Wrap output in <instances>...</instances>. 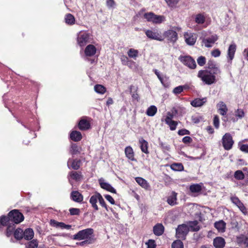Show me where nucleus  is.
I'll return each instance as SVG.
<instances>
[{
    "label": "nucleus",
    "mask_w": 248,
    "mask_h": 248,
    "mask_svg": "<svg viewBox=\"0 0 248 248\" xmlns=\"http://www.w3.org/2000/svg\"><path fill=\"white\" fill-rule=\"evenodd\" d=\"M93 233V230L92 228H88L79 231L73 235V238L76 240H84V241L80 243V245L81 246L84 244H91L94 241V239L92 237Z\"/></svg>",
    "instance_id": "f257e3e1"
},
{
    "label": "nucleus",
    "mask_w": 248,
    "mask_h": 248,
    "mask_svg": "<svg viewBox=\"0 0 248 248\" xmlns=\"http://www.w3.org/2000/svg\"><path fill=\"white\" fill-rule=\"evenodd\" d=\"M218 75L205 69L200 70L197 76L204 84L209 85L216 82V76Z\"/></svg>",
    "instance_id": "f03ea898"
},
{
    "label": "nucleus",
    "mask_w": 248,
    "mask_h": 248,
    "mask_svg": "<svg viewBox=\"0 0 248 248\" xmlns=\"http://www.w3.org/2000/svg\"><path fill=\"white\" fill-rule=\"evenodd\" d=\"M143 17L148 22L154 24H160L165 20V17L163 16L157 15L153 12L146 13L144 14Z\"/></svg>",
    "instance_id": "7ed1b4c3"
},
{
    "label": "nucleus",
    "mask_w": 248,
    "mask_h": 248,
    "mask_svg": "<svg viewBox=\"0 0 248 248\" xmlns=\"http://www.w3.org/2000/svg\"><path fill=\"white\" fill-rule=\"evenodd\" d=\"M9 220L12 223L18 224L22 222L24 219L23 215L17 210H13L8 214Z\"/></svg>",
    "instance_id": "20e7f679"
},
{
    "label": "nucleus",
    "mask_w": 248,
    "mask_h": 248,
    "mask_svg": "<svg viewBox=\"0 0 248 248\" xmlns=\"http://www.w3.org/2000/svg\"><path fill=\"white\" fill-rule=\"evenodd\" d=\"M178 59L184 65L191 69H194L196 67L195 60L190 56H180Z\"/></svg>",
    "instance_id": "39448f33"
},
{
    "label": "nucleus",
    "mask_w": 248,
    "mask_h": 248,
    "mask_svg": "<svg viewBox=\"0 0 248 248\" xmlns=\"http://www.w3.org/2000/svg\"><path fill=\"white\" fill-rule=\"evenodd\" d=\"M236 49V46L235 44H232L230 45L228 51H227V62L228 64L226 65V68L228 69L231 66L232 63V60H233L234 54Z\"/></svg>",
    "instance_id": "423d86ee"
},
{
    "label": "nucleus",
    "mask_w": 248,
    "mask_h": 248,
    "mask_svg": "<svg viewBox=\"0 0 248 248\" xmlns=\"http://www.w3.org/2000/svg\"><path fill=\"white\" fill-rule=\"evenodd\" d=\"M222 142L224 148L226 150L232 149L234 143L232 136L229 133H226L223 136Z\"/></svg>",
    "instance_id": "0eeeda50"
},
{
    "label": "nucleus",
    "mask_w": 248,
    "mask_h": 248,
    "mask_svg": "<svg viewBox=\"0 0 248 248\" xmlns=\"http://www.w3.org/2000/svg\"><path fill=\"white\" fill-rule=\"evenodd\" d=\"M189 230V227L187 225H180L176 230V235L179 238L184 239Z\"/></svg>",
    "instance_id": "6e6552de"
},
{
    "label": "nucleus",
    "mask_w": 248,
    "mask_h": 248,
    "mask_svg": "<svg viewBox=\"0 0 248 248\" xmlns=\"http://www.w3.org/2000/svg\"><path fill=\"white\" fill-rule=\"evenodd\" d=\"M89 33L85 32H80L77 38L78 44L80 46H85L88 42Z\"/></svg>",
    "instance_id": "1a4fd4ad"
},
{
    "label": "nucleus",
    "mask_w": 248,
    "mask_h": 248,
    "mask_svg": "<svg viewBox=\"0 0 248 248\" xmlns=\"http://www.w3.org/2000/svg\"><path fill=\"white\" fill-rule=\"evenodd\" d=\"M184 38L186 43L189 46L194 45L197 40L196 35L192 32H185L184 34Z\"/></svg>",
    "instance_id": "9d476101"
},
{
    "label": "nucleus",
    "mask_w": 248,
    "mask_h": 248,
    "mask_svg": "<svg viewBox=\"0 0 248 248\" xmlns=\"http://www.w3.org/2000/svg\"><path fill=\"white\" fill-rule=\"evenodd\" d=\"M164 36L166 37L168 40L173 43L176 41L178 39V34L175 31L169 30L164 33Z\"/></svg>",
    "instance_id": "9b49d317"
},
{
    "label": "nucleus",
    "mask_w": 248,
    "mask_h": 248,
    "mask_svg": "<svg viewBox=\"0 0 248 248\" xmlns=\"http://www.w3.org/2000/svg\"><path fill=\"white\" fill-rule=\"evenodd\" d=\"M145 34L146 36L153 40H156L157 41H162L163 40V38L162 36L157 31H154L152 30H148L145 31Z\"/></svg>",
    "instance_id": "f8f14e48"
},
{
    "label": "nucleus",
    "mask_w": 248,
    "mask_h": 248,
    "mask_svg": "<svg viewBox=\"0 0 248 248\" xmlns=\"http://www.w3.org/2000/svg\"><path fill=\"white\" fill-rule=\"evenodd\" d=\"M207 65L208 69L206 70L212 72L214 74H220L221 70L214 61H209Z\"/></svg>",
    "instance_id": "ddd939ff"
},
{
    "label": "nucleus",
    "mask_w": 248,
    "mask_h": 248,
    "mask_svg": "<svg viewBox=\"0 0 248 248\" xmlns=\"http://www.w3.org/2000/svg\"><path fill=\"white\" fill-rule=\"evenodd\" d=\"M217 39V36L216 34H215L208 38L203 39L202 41V43L205 47H211L212 46V45L214 44Z\"/></svg>",
    "instance_id": "4468645a"
},
{
    "label": "nucleus",
    "mask_w": 248,
    "mask_h": 248,
    "mask_svg": "<svg viewBox=\"0 0 248 248\" xmlns=\"http://www.w3.org/2000/svg\"><path fill=\"white\" fill-rule=\"evenodd\" d=\"M232 202L244 214H247V211L242 202L236 197H232L231 198Z\"/></svg>",
    "instance_id": "2eb2a0df"
},
{
    "label": "nucleus",
    "mask_w": 248,
    "mask_h": 248,
    "mask_svg": "<svg viewBox=\"0 0 248 248\" xmlns=\"http://www.w3.org/2000/svg\"><path fill=\"white\" fill-rule=\"evenodd\" d=\"M99 181L101 188L111 193H116V190L110 184L105 182L103 179H100Z\"/></svg>",
    "instance_id": "dca6fc26"
},
{
    "label": "nucleus",
    "mask_w": 248,
    "mask_h": 248,
    "mask_svg": "<svg viewBox=\"0 0 248 248\" xmlns=\"http://www.w3.org/2000/svg\"><path fill=\"white\" fill-rule=\"evenodd\" d=\"M218 112L221 115H225L226 114L228 108L226 105L223 101H219L217 105Z\"/></svg>",
    "instance_id": "f3484780"
},
{
    "label": "nucleus",
    "mask_w": 248,
    "mask_h": 248,
    "mask_svg": "<svg viewBox=\"0 0 248 248\" xmlns=\"http://www.w3.org/2000/svg\"><path fill=\"white\" fill-rule=\"evenodd\" d=\"M50 223L52 226L56 228H60L61 229H66L67 230H69L71 227V226L70 225H66L63 222H60L53 219L50 220Z\"/></svg>",
    "instance_id": "a211bd4d"
},
{
    "label": "nucleus",
    "mask_w": 248,
    "mask_h": 248,
    "mask_svg": "<svg viewBox=\"0 0 248 248\" xmlns=\"http://www.w3.org/2000/svg\"><path fill=\"white\" fill-rule=\"evenodd\" d=\"M177 193L173 191L171 192L170 195L168 196L167 198V203L171 205V206H174L176 204H177Z\"/></svg>",
    "instance_id": "6ab92c4d"
},
{
    "label": "nucleus",
    "mask_w": 248,
    "mask_h": 248,
    "mask_svg": "<svg viewBox=\"0 0 248 248\" xmlns=\"http://www.w3.org/2000/svg\"><path fill=\"white\" fill-rule=\"evenodd\" d=\"M96 52V47L93 45H88L84 50L85 54L86 56L90 57L93 56Z\"/></svg>",
    "instance_id": "aec40b11"
},
{
    "label": "nucleus",
    "mask_w": 248,
    "mask_h": 248,
    "mask_svg": "<svg viewBox=\"0 0 248 248\" xmlns=\"http://www.w3.org/2000/svg\"><path fill=\"white\" fill-rule=\"evenodd\" d=\"M207 101L206 97L200 98H196L192 101L190 104L194 107H200L203 106Z\"/></svg>",
    "instance_id": "412c9836"
},
{
    "label": "nucleus",
    "mask_w": 248,
    "mask_h": 248,
    "mask_svg": "<svg viewBox=\"0 0 248 248\" xmlns=\"http://www.w3.org/2000/svg\"><path fill=\"white\" fill-rule=\"evenodd\" d=\"M164 231V227L161 223L156 224L153 228V232L155 235L160 236L162 235Z\"/></svg>",
    "instance_id": "4be33fe9"
},
{
    "label": "nucleus",
    "mask_w": 248,
    "mask_h": 248,
    "mask_svg": "<svg viewBox=\"0 0 248 248\" xmlns=\"http://www.w3.org/2000/svg\"><path fill=\"white\" fill-rule=\"evenodd\" d=\"M214 246L216 248H223L225 244V240L221 237H217L214 240Z\"/></svg>",
    "instance_id": "5701e85b"
},
{
    "label": "nucleus",
    "mask_w": 248,
    "mask_h": 248,
    "mask_svg": "<svg viewBox=\"0 0 248 248\" xmlns=\"http://www.w3.org/2000/svg\"><path fill=\"white\" fill-rule=\"evenodd\" d=\"M99 196L100 193H96L94 195H93L90 199V202L92 204V207L96 211L98 210L96 203L97 201H98Z\"/></svg>",
    "instance_id": "b1692460"
},
{
    "label": "nucleus",
    "mask_w": 248,
    "mask_h": 248,
    "mask_svg": "<svg viewBox=\"0 0 248 248\" xmlns=\"http://www.w3.org/2000/svg\"><path fill=\"white\" fill-rule=\"evenodd\" d=\"M124 153L126 156L132 161H135L134 157V153L132 148L131 146H127L125 148Z\"/></svg>",
    "instance_id": "393cba45"
},
{
    "label": "nucleus",
    "mask_w": 248,
    "mask_h": 248,
    "mask_svg": "<svg viewBox=\"0 0 248 248\" xmlns=\"http://www.w3.org/2000/svg\"><path fill=\"white\" fill-rule=\"evenodd\" d=\"M71 197L74 201L77 202H80L83 200L82 195L77 191L72 192L71 193Z\"/></svg>",
    "instance_id": "a878e982"
},
{
    "label": "nucleus",
    "mask_w": 248,
    "mask_h": 248,
    "mask_svg": "<svg viewBox=\"0 0 248 248\" xmlns=\"http://www.w3.org/2000/svg\"><path fill=\"white\" fill-rule=\"evenodd\" d=\"M90 124L85 119H81L78 123V127L81 130H86L90 129Z\"/></svg>",
    "instance_id": "bb28decb"
},
{
    "label": "nucleus",
    "mask_w": 248,
    "mask_h": 248,
    "mask_svg": "<svg viewBox=\"0 0 248 248\" xmlns=\"http://www.w3.org/2000/svg\"><path fill=\"white\" fill-rule=\"evenodd\" d=\"M80 163V161L78 160H69L67 162V165L69 169H73L74 170H77L79 169Z\"/></svg>",
    "instance_id": "cd10ccee"
},
{
    "label": "nucleus",
    "mask_w": 248,
    "mask_h": 248,
    "mask_svg": "<svg viewBox=\"0 0 248 248\" xmlns=\"http://www.w3.org/2000/svg\"><path fill=\"white\" fill-rule=\"evenodd\" d=\"M236 242L240 246L245 245L248 247V237L243 235H240L237 237Z\"/></svg>",
    "instance_id": "c85d7f7f"
},
{
    "label": "nucleus",
    "mask_w": 248,
    "mask_h": 248,
    "mask_svg": "<svg viewBox=\"0 0 248 248\" xmlns=\"http://www.w3.org/2000/svg\"><path fill=\"white\" fill-rule=\"evenodd\" d=\"M70 139L75 141H80L82 139V135L80 132L73 131L70 135Z\"/></svg>",
    "instance_id": "c756f323"
},
{
    "label": "nucleus",
    "mask_w": 248,
    "mask_h": 248,
    "mask_svg": "<svg viewBox=\"0 0 248 248\" xmlns=\"http://www.w3.org/2000/svg\"><path fill=\"white\" fill-rule=\"evenodd\" d=\"M166 167V169L168 170V169L167 168H169L171 169L172 170H184V167L183 165L181 163H173L172 165H167L165 166Z\"/></svg>",
    "instance_id": "7c9ffc66"
},
{
    "label": "nucleus",
    "mask_w": 248,
    "mask_h": 248,
    "mask_svg": "<svg viewBox=\"0 0 248 248\" xmlns=\"http://www.w3.org/2000/svg\"><path fill=\"white\" fill-rule=\"evenodd\" d=\"M139 142L140 144V147L142 152L148 154V142L143 139L142 138L139 140Z\"/></svg>",
    "instance_id": "2f4dec72"
},
{
    "label": "nucleus",
    "mask_w": 248,
    "mask_h": 248,
    "mask_svg": "<svg viewBox=\"0 0 248 248\" xmlns=\"http://www.w3.org/2000/svg\"><path fill=\"white\" fill-rule=\"evenodd\" d=\"M215 227L220 232H224L226 223L223 220L216 222L214 224Z\"/></svg>",
    "instance_id": "473e14b6"
},
{
    "label": "nucleus",
    "mask_w": 248,
    "mask_h": 248,
    "mask_svg": "<svg viewBox=\"0 0 248 248\" xmlns=\"http://www.w3.org/2000/svg\"><path fill=\"white\" fill-rule=\"evenodd\" d=\"M34 236V232L32 229L28 228L25 230L23 233V237L26 240H31Z\"/></svg>",
    "instance_id": "72a5a7b5"
},
{
    "label": "nucleus",
    "mask_w": 248,
    "mask_h": 248,
    "mask_svg": "<svg viewBox=\"0 0 248 248\" xmlns=\"http://www.w3.org/2000/svg\"><path fill=\"white\" fill-rule=\"evenodd\" d=\"M202 189V184H193L190 186L189 190L192 193H199Z\"/></svg>",
    "instance_id": "f704fd0d"
},
{
    "label": "nucleus",
    "mask_w": 248,
    "mask_h": 248,
    "mask_svg": "<svg viewBox=\"0 0 248 248\" xmlns=\"http://www.w3.org/2000/svg\"><path fill=\"white\" fill-rule=\"evenodd\" d=\"M15 229V225L14 223L9 222L7 224V228L6 229V234L7 237L11 236Z\"/></svg>",
    "instance_id": "c9c22d12"
},
{
    "label": "nucleus",
    "mask_w": 248,
    "mask_h": 248,
    "mask_svg": "<svg viewBox=\"0 0 248 248\" xmlns=\"http://www.w3.org/2000/svg\"><path fill=\"white\" fill-rule=\"evenodd\" d=\"M136 181L143 188L147 189L149 187L148 183L144 179L141 177H137L136 178Z\"/></svg>",
    "instance_id": "e433bc0d"
},
{
    "label": "nucleus",
    "mask_w": 248,
    "mask_h": 248,
    "mask_svg": "<svg viewBox=\"0 0 248 248\" xmlns=\"http://www.w3.org/2000/svg\"><path fill=\"white\" fill-rule=\"evenodd\" d=\"M65 21L66 24L68 25H73L75 23V19L72 14H68L66 15L65 16Z\"/></svg>",
    "instance_id": "4c0bfd02"
},
{
    "label": "nucleus",
    "mask_w": 248,
    "mask_h": 248,
    "mask_svg": "<svg viewBox=\"0 0 248 248\" xmlns=\"http://www.w3.org/2000/svg\"><path fill=\"white\" fill-rule=\"evenodd\" d=\"M157 112V108L155 106H151L146 110V114L149 116H154Z\"/></svg>",
    "instance_id": "58836bf2"
},
{
    "label": "nucleus",
    "mask_w": 248,
    "mask_h": 248,
    "mask_svg": "<svg viewBox=\"0 0 248 248\" xmlns=\"http://www.w3.org/2000/svg\"><path fill=\"white\" fill-rule=\"evenodd\" d=\"M138 50L134 48L129 49L127 52L128 57L135 60H136L137 57L138 56Z\"/></svg>",
    "instance_id": "ea45409f"
},
{
    "label": "nucleus",
    "mask_w": 248,
    "mask_h": 248,
    "mask_svg": "<svg viewBox=\"0 0 248 248\" xmlns=\"http://www.w3.org/2000/svg\"><path fill=\"white\" fill-rule=\"evenodd\" d=\"M94 90L97 93L102 94H104L106 91L105 87L100 84L95 85L94 87Z\"/></svg>",
    "instance_id": "a19ab883"
},
{
    "label": "nucleus",
    "mask_w": 248,
    "mask_h": 248,
    "mask_svg": "<svg viewBox=\"0 0 248 248\" xmlns=\"http://www.w3.org/2000/svg\"><path fill=\"white\" fill-rule=\"evenodd\" d=\"M205 16L201 14H199L195 16V21L197 24H203L205 22Z\"/></svg>",
    "instance_id": "79ce46f5"
},
{
    "label": "nucleus",
    "mask_w": 248,
    "mask_h": 248,
    "mask_svg": "<svg viewBox=\"0 0 248 248\" xmlns=\"http://www.w3.org/2000/svg\"><path fill=\"white\" fill-rule=\"evenodd\" d=\"M23 230L18 228L15 231L14 234L16 239L20 240L23 237Z\"/></svg>",
    "instance_id": "37998d69"
},
{
    "label": "nucleus",
    "mask_w": 248,
    "mask_h": 248,
    "mask_svg": "<svg viewBox=\"0 0 248 248\" xmlns=\"http://www.w3.org/2000/svg\"><path fill=\"white\" fill-rule=\"evenodd\" d=\"M70 176L71 179L75 180H79L81 178L80 171H71Z\"/></svg>",
    "instance_id": "c03bdc74"
},
{
    "label": "nucleus",
    "mask_w": 248,
    "mask_h": 248,
    "mask_svg": "<svg viewBox=\"0 0 248 248\" xmlns=\"http://www.w3.org/2000/svg\"><path fill=\"white\" fill-rule=\"evenodd\" d=\"M198 224L197 221L191 222L189 224V229L193 231H198L200 230V227Z\"/></svg>",
    "instance_id": "a18cd8bd"
},
{
    "label": "nucleus",
    "mask_w": 248,
    "mask_h": 248,
    "mask_svg": "<svg viewBox=\"0 0 248 248\" xmlns=\"http://www.w3.org/2000/svg\"><path fill=\"white\" fill-rule=\"evenodd\" d=\"M165 123L169 126L171 130H174L176 129L178 123L173 120H170L165 122Z\"/></svg>",
    "instance_id": "49530a36"
},
{
    "label": "nucleus",
    "mask_w": 248,
    "mask_h": 248,
    "mask_svg": "<svg viewBox=\"0 0 248 248\" xmlns=\"http://www.w3.org/2000/svg\"><path fill=\"white\" fill-rule=\"evenodd\" d=\"M38 246V242L36 240H33L26 245V248H36Z\"/></svg>",
    "instance_id": "de8ad7c7"
},
{
    "label": "nucleus",
    "mask_w": 248,
    "mask_h": 248,
    "mask_svg": "<svg viewBox=\"0 0 248 248\" xmlns=\"http://www.w3.org/2000/svg\"><path fill=\"white\" fill-rule=\"evenodd\" d=\"M172 248H183V244L180 240H176L173 242L171 245Z\"/></svg>",
    "instance_id": "09e8293b"
},
{
    "label": "nucleus",
    "mask_w": 248,
    "mask_h": 248,
    "mask_svg": "<svg viewBox=\"0 0 248 248\" xmlns=\"http://www.w3.org/2000/svg\"><path fill=\"white\" fill-rule=\"evenodd\" d=\"M185 88L184 86H179L174 88L173 90V93L175 94H180L181 93L184 89Z\"/></svg>",
    "instance_id": "8fccbe9b"
},
{
    "label": "nucleus",
    "mask_w": 248,
    "mask_h": 248,
    "mask_svg": "<svg viewBox=\"0 0 248 248\" xmlns=\"http://www.w3.org/2000/svg\"><path fill=\"white\" fill-rule=\"evenodd\" d=\"M70 152L72 154H77L79 153V148L76 144H73L71 146Z\"/></svg>",
    "instance_id": "3c124183"
},
{
    "label": "nucleus",
    "mask_w": 248,
    "mask_h": 248,
    "mask_svg": "<svg viewBox=\"0 0 248 248\" xmlns=\"http://www.w3.org/2000/svg\"><path fill=\"white\" fill-rule=\"evenodd\" d=\"M155 74L157 76V78H158V79H159V80L160 81V82H161L162 84L165 87H169V85L168 84H164V78L161 77V76H160V73L157 70H155Z\"/></svg>",
    "instance_id": "603ef678"
},
{
    "label": "nucleus",
    "mask_w": 248,
    "mask_h": 248,
    "mask_svg": "<svg viewBox=\"0 0 248 248\" xmlns=\"http://www.w3.org/2000/svg\"><path fill=\"white\" fill-rule=\"evenodd\" d=\"M11 220H9V216L8 217H5V216H2L0 217V222L1 225L3 226L7 225V222L8 223L9 222H10Z\"/></svg>",
    "instance_id": "864d4df0"
},
{
    "label": "nucleus",
    "mask_w": 248,
    "mask_h": 248,
    "mask_svg": "<svg viewBox=\"0 0 248 248\" xmlns=\"http://www.w3.org/2000/svg\"><path fill=\"white\" fill-rule=\"evenodd\" d=\"M145 244L147 246V248H155L156 247V244L154 240L150 239L146 242Z\"/></svg>",
    "instance_id": "5fc2aeb1"
},
{
    "label": "nucleus",
    "mask_w": 248,
    "mask_h": 248,
    "mask_svg": "<svg viewBox=\"0 0 248 248\" xmlns=\"http://www.w3.org/2000/svg\"><path fill=\"white\" fill-rule=\"evenodd\" d=\"M168 5L170 7H174L178 2V0H165Z\"/></svg>",
    "instance_id": "6e6d98bb"
},
{
    "label": "nucleus",
    "mask_w": 248,
    "mask_h": 248,
    "mask_svg": "<svg viewBox=\"0 0 248 248\" xmlns=\"http://www.w3.org/2000/svg\"><path fill=\"white\" fill-rule=\"evenodd\" d=\"M235 115L236 117L241 119L244 116L245 113L243 109L238 108L235 111Z\"/></svg>",
    "instance_id": "4d7b16f0"
},
{
    "label": "nucleus",
    "mask_w": 248,
    "mask_h": 248,
    "mask_svg": "<svg viewBox=\"0 0 248 248\" xmlns=\"http://www.w3.org/2000/svg\"><path fill=\"white\" fill-rule=\"evenodd\" d=\"M234 177L238 180H241L244 178L245 175L243 171H235Z\"/></svg>",
    "instance_id": "13d9d810"
},
{
    "label": "nucleus",
    "mask_w": 248,
    "mask_h": 248,
    "mask_svg": "<svg viewBox=\"0 0 248 248\" xmlns=\"http://www.w3.org/2000/svg\"><path fill=\"white\" fill-rule=\"evenodd\" d=\"M206 59L203 56H200L197 59L198 64L200 66H203L205 64Z\"/></svg>",
    "instance_id": "bf43d9fd"
},
{
    "label": "nucleus",
    "mask_w": 248,
    "mask_h": 248,
    "mask_svg": "<svg viewBox=\"0 0 248 248\" xmlns=\"http://www.w3.org/2000/svg\"><path fill=\"white\" fill-rule=\"evenodd\" d=\"M240 149L242 152L248 153V144H242L239 143Z\"/></svg>",
    "instance_id": "052dcab7"
},
{
    "label": "nucleus",
    "mask_w": 248,
    "mask_h": 248,
    "mask_svg": "<svg viewBox=\"0 0 248 248\" xmlns=\"http://www.w3.org/2000/svg\"><path fill=\"white\" fill-rule=\"evenodd\" d=\"M191 120L193 123L198 124L202 120V117L198 115L192 116Z\"/></svg>",
    "instance_id": "680f3d73"
},
{
    "label": "nucleus",
    "mask_w": 248,
    "mask_h": 248,
    "mask_svg": "<svg viewBox=\"0 0 248 248\" xmlns=\"http://www.w3.org/2000/svg\"><path fill=\"white\" fill-rule=\"evenodd\" d=\"M214 125L217 128H218L219 125V120L217 115L215 116L213 120Z\"/></svg>",
    "instance_id": "e2e57ef3"
},
{
    "label": "nucleus",
    "mask_w": 248,
    "mask_h": 248,
    "mask_svg": "<svg viewBox=\"0 0 248 248\" xmlns=\"http://www.w3.org/2000/svg\"><path fill=\"white\" fill-rule=\"evenodd\" d=\"M178 134L179 135L183 136L185 135H189L190 134V132L186 129H182L178 131Z\"/></svg>",
    "instance_id": "0e129e2a"
},
{
    "label": "nucleus",
    "mask_w": 248,
    "mask_h": 248,
    "mask_svg": "<svg viewBox=\"0 0 248 248\" xmlns=\"http://www.w3.org/2000/svg\"><path fill=\"white\" fill-rule=\"evenodd\" d=\"M121 60L123 65H128V58L126 56L124 55L122 56L121 57Z\"/></svg>",
    "instance_id": "69168bd1"
},
{
    "label": "nucleus",
    "mask_w": 248,
    "mask_h": 248,
    "mask_svg": "<svg viewBox=\"0 0 248 248\" xmlns=\"http://www.w3.org/2000/svg\"><path fill=\"white\" fill-rule=\"evenodd\" d=\"M211 55L214 57H219L220 55V51L218 49H216L211 52Z\"/></svg>",
    "instance_id": "338daca9"
},
{
    "label": "nucleus",
    "mask_w": 248,
    "mask_h": 248,
    "mask_svg": "<svg viewBox=\"0 0 248 248\" xmlns=\"http://www.w3.org/2000/svg\"><path fill=\"white\" fill-rule=\"evenodd\" d=\"M192 139L189 136H186L182 139V141L185 144H188L191 142Z\"/></svg>",
    "instance_id": "774afa93"
}]
</instances>
